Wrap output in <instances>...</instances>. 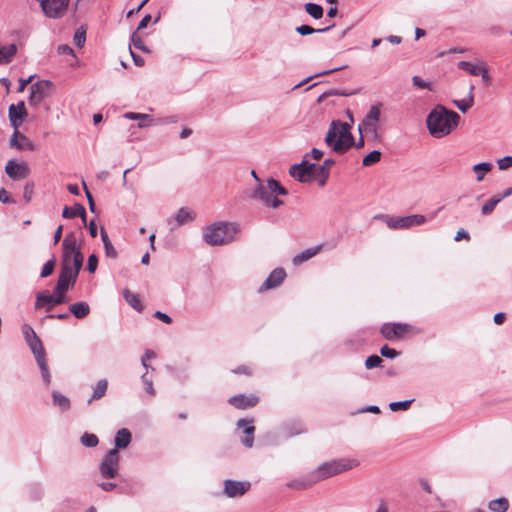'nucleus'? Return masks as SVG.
<instances>
[{
    "label": "nucleus",
    "mask_w": 512,
    "mask_h": 512,
    "mask_svg": "<svg viewBox=\"0 0 512 512\" xmlns=\"http://www.w3.org/2000/svg\"><path fill=\"white\" fill-rule=\"evenodd\" d=\"M350 130V124L339 120H333L325 136V143L337 154H344L353 146H356V148L363 147V137L361 136L359 141L355 143Z\"/></svg>",
    "instance_id": "f257e3e1"
},
{
    "label": "nucleus",
    "mask_w": 512,
    "mask_h": 512,
    "mask_svg": "<svg viewBox=\"0 0 512 512\" xmlns=\"http://www.w3.org/2000/svg\"><path fill=\"white\" fill-rule=\"evenodd\" d=\"M459 120L458 113L439 104L428 114L426 123L428 131L433 137L442 138L457 127Z\"/></svg>",
    "instance_id": "f03ea898"
},
{
    "label": "nucleus",
    "mask_w": 512,
    "mask_h": 512,
    "mask_svg": "<svg viewBox=\"0 0 512 512\" xmlns=\"http://www.w3.org/2000/svg\"><path fill=\"white\" fill-rule=\"evenodd\" d=\"M239 232V225L234 222H215L203 230L204 241L211 246H223L233 242Z\"/></svg>",
    "instance_id": "7ed1b4c3"
},
{
    "label": "nucleus",
    "mask_w": 512,
    "mask_h": 512,
    "mask_svg": "<svg viewBox=\"0 0 512 512\" xmlns=\"http://www.w3.org/2000/svg\"><path fill=\"white\" fill-rule=\"evenodd\" d=\"M22 332L27 345L29 346L31 352L35 357V360L41 372L42 380L45 386L48 387L51 383V374L49 371L46 353L42 341L37 336L34 329L28 324H24L22 326Z\"/></svg>",
    "instance_id": "20e7f679"
},
{
    "label": "nucleus",
    "mask_w": 512,
    "mask_h": 512,
    "mask_svg": "<svg viewBox=\"0 0 512 512\" xmlns=\"http://www.w3.org/2000/svg\"><path fill=\"white\" fill-rule=\"evenodd\" d=\"M287 190L279 181L269 178L264 183H259L253 191L252 198L261 201L265 206L278 208L283 205V201L278 199V195H287Z\"/></svg>",
    "instance_id": "39448f33"
},
{
    "label": "nucleus",
    "mask_w": 512,
    "mask_h": 512,
    "mask_svg": "<svg viewBox=\"0 0 512 512\" xmlns=\"http://www.w3.org/2000/svg\"><path fill=\"white\" fill-rule=\"evenodd\" d=\"M359 461L352 458H341L334 459L332 461L324 462L320 464L315 470H313L312 476L316 483L338 475L342 472L349 471L359 466Z\"/></svg>",
    "instance_id": "423d86ee"
},
{
    "label": "nucleus",
    "mask_w": 512,
    "mask_h": 512,
    "mask_svg": "<svg viewBox=\"0 0 512 512\" xmlns=\"http://www.w3.org/2000/svg\"><path fill=\"white\" fill-rule=\"evenodd\" d=\"M84 256L77 243L74 232L68 233L62 242V264L78 269L82 268Z\"/></svg>",
    "instance_id": "0eeeda50"
},
{
    "label": "nucleus",
    "mask_w": 512,
    "mask_h": 512,
    "mask_svg": "<svg viewBox=\"0 0 512 512\" xmlns=\"http://www.w3.org/2000/svg\"><path fill=\"white\" fill-rule=\"evenodd\" d=\"M99 474L105 479H114L119 474L120 454L117 449H110L99 464Z\"/></svg>",
    "instance_id": "6e6552de"
},
{
    "label": "nucleus",
    "mask_w": 512,
    "mask_h": 512,
    "mask_svg": "<svg viewBox=\"0 0 512 512\" xmlns=\"http://www.w3.org/2000/svg\"><path fill=\"white\" fill-rule=\"evenodd\" d=\"M67 302L68 298L66 297V294L58 292L57 289L54 288L53 294H50L49 291H41L36 294L34 309H44L45 311L50 312L54 306Z\"/></svg>",
    "instance_id": "1a4fd4ad"
},
{
    "label": "nucleus",
    "mask_w": 512,
    "mask_h": 512,
    "mask_svg": "<svg viewBox=\"0 0 512 512\" xmlns=\"http://www.w3.org/2000/svg\"><path fill=\"white\" fill-rule=\"evenodd\" d=\"M386 225L393 230L408 229L413 226H420L427 222V217L421 214L408 215L404 217L381 216Z\"/></svg>",
    "instance_id": "9d476101"
},
{
    "label": "nucleus",
    "mask_w": 512,
    "mask_h": 512,
    "mask_svg": "<svg viewBox=\"0 0 512 512\" xmlns=\"http://www.w3.org/2000/svg\"><path fill=\"white\" fill-rule=\"evenodd\" d=\"M37 2L47 18L60 19L65 15L70 0H37Z\"/></svg>",
    "instance_id": "9b49d317"
},
{
    "label": "nucleus",
    "mask_w": 512,
    "mask_h": 512,
    "mask_svg": "<svg viewBox=\"0 0 512 512\" xmlns=\"http://www.w3.org/2000/svg\"><path fill=\"white\" fill-rule=\"evenodd\" d=\"M81 269L70 267L67 265H61V270L59 273V277L56 283L55 288L58 292H63L66 294V292L69 290L70 287H73L76 283L78 274Z\"/></svg>",
    "instance_id": "f8f14e48"
},
{
    "label": "nucleus",
    "mask_w": 512,
    "mask_h": 512,
    "mask_svg": "<svg viewBox=\"0 0 512 512\" xmlns=\"http://www.w3.org/2000/svg\"><path fill=\"white\" fill-rule=\"evenodd\" d=\"M52 83L48 80H40L30 86L28 102L30 105H39L51 92Z\"/></svg>",
    "instance_id": "ddd939ff"
},
{
    "label": "nucleus",
    "mask_w": 512,
    "mask_h": 512,
    "mask_svg": "<svg viewBox=\"0 0 512 512\" xmlns=\"http://www.w3.org/2000/svg\"><path fill=\"white\" fill-rule=\"evenodd\" d=\"M223 486V493L225 496L228 498H238L249 491L251 483L249 481H236L226 479L223 483Z\"/></svg>",
    "instance_id": "4468645a"
},
{
    "label": "nucleus",
    "mask_w": 512,
    "mask_h": 512,
    "mask_svg": "<svg viewBox=\"0 0 512 512\" xmlns=\"http://www.w3.org/2000/svg\"><path fill=\"white\" fill-rule=\"evenodd\" d=\"M195 212L188 207H181L177 213L167 219L170 231H174L182 225L191 223L195 220Z\"/></svg>",
    "instance_id": "2eb2a0df"
},
{
    "label": "nucleus",
    "mask_w": 512,
    "mask_h": 512,
    "mask_svg": "<svg viewBox=\"0 0 512 512\" xmlns=\"http://www.w3.org/2000/svg\"><path fill=\"white\" fill-rule=\"evenodd\" d=\"M412 326L404 323H393V324H384L381 327V334L387 340H393L395 338H401L406 333L412 330Z\"/></svg>",
    "instance_id": "dca6fc26"
},
{
    "label": "nucleus",
    "mask_w": 512,
    "mask_h": 512,
    "mask_svg": "<svg viewBox=\"0 0 512 512\" xmlns=\"http://www.w3.org/2000/svg\"><path fill=\"white\" fill-rule=\"evenodd\" d=\"M380 105L381 104L373 105L370 108L369 112L363 120V123L359 125L360 132L363 129L366 133H377V122L379 121L381 114Z\"/></svg>",
    "instance_id": "f3484780"
},
{
    "label": "nucleus",
    "mask_w": 512,
    "mask_h": 512,
    "mask_svg": "<svg viewBox=\"0 0 512 512\" xmlns=\"http://www.w3.org/2000/svg\"><path fill=\"white\" fill-rule=\"evenodd\" d=\"M5 172L11 179L21 180L28 177V175L30 174V169L27 163H19L16 160L11 159L6 164Z\"/></svg>",
    "instance_id": "a211bd4d"
},
{
    "label": "nucleus",
    "mask_w": 512,
    "mask_h": 512,
    "mask_svg": "<svg viewBox=\"0 0 512 512\" xmlns=\"http://www.w3.org/2000/svg\"><path fill=\"white\" fill-rule=\"evenodd\" d=\"M27 115L24 101H20L17 104H11L8 109V116L11 126L14 130H18L23 120Z\"/></svg>",
    "instance_id": "6ab92c4d"
},
{
    "label": "nucleus",
    "mask_w": 512,
    "mask_h": 512,
    "mask_svg": "<svg viewBox=\"0 0 512 512\" xmlns=\"http://www.w3.org/2000/svg\"><path fill=\"white\" fill-rule=\"evenodd\" d=\"M237 428L242 429L243 433L246 434V436L241 439L242 444L247 448H251L254 443V432H255V427L253 425V419H245V418L239 419L237 421Z\"/></svg>",
    "instance_id": "aec40b11"
},
{
    "label": "nucleus",
    "mask_w": 512,
    "mask_h": 512,
    "mask_svg": "<svg viewBox=\"0 0 512 512\" xmlns=\"http://www.w3.org/2000/svg\"><path fill=\"white\" fill-rule=\"evenodd\" d=\"M286 277V272L283 268L274 269L267 279L263 282L260 287V291L269 290L279 286Z\"/></svg>",
    "instance_id": "412c9836"
},
{
    "label": "nucleus",
    "mask_w": 512,
    "mask_h": 512,
    "mask_svg": "<svg viewBox=\"0 0 512 512\" xmlns=\"http://www.w3.org/2000/svg\"><path fill=\"white\" fill-rule=\"evenodd\" d=\"M258 397L255 395L246 396L238 394L229 398L228 402L237 409H247L254 407L258 403Z\"/></svg>",
    "instance_id": "4be33fe9"
},
{
    "label": "nucleus",
    "mask_w": 512,
    "mask_h": 512,
    "mask_svg": "<svg viewBox=\"0 0 512 512\" xmlns=\"http://www.w3.org/2000/svg\"><path fill=\"white\" fill-rule=\"evenodd\" d=\"M10 146L18 150H30L35 149L34 143L24 134H21L18 130H14L13 135L10 138Z\"/></svg>",
    "instance_id": "5701e85b"
},
{
    "label": "nucleus",
    "mask_w": 512,
    "mask_h": 512,
    "mask_svg": "<svg viewBox=\"0 0 512 512\" xmlns=\"http://www.w3.org/2000/svg\"><path fill=\"white\" fill-rule=\"evenodd\" d=\"M306 431L304 424L300 421L287 422L282 427V432L285 437H293L300 435Z\"/></svg>",
    "instance_id": "b1692460"
},
{
    "label": "nucleus",
    "mask_w": 512,
    "mask_h": 512,
    "mask_svg": "<svg viewBox=\"0 0 512 512\" xmlns=\"http://www.w3.org/2000/svg\"><path fill=\"white\" fill-rule=\"evenodd\" d=\"M316 484L315 479L310 472L303 478L295 479L287 483V487L295 490H305Z\"/></svg>",
    "instance_id": "393cba45"
},
{
    "label": "nucleus",
    "mask_w": 512,
    "mask_h": 512,
    "mask_svg": "<svg viewBox=\"0 0 512 512\" xmlns=\"http://www.w3.org/2000/svg\"><path fill=\"white\" fill-rule=\"evenodd\" d=\"M131 439V432L127 428H122L118 430L114 438V449H125L130 444Z\"/></svg>",
    "instance_id": "a878e982"
},
{
    "label": "nucleus",
    "mask_w": 512,
    "mask_h": 512,
    "mask_svg": "<svg viewBox=\"0 0 512 512\" xmlns=\"http://www.w3.org/2000/svg\"><path fill=\"white\" fill-rule=\"evenodd\" d=\"M124 117L129 120H135L139 121L138 127L139 128H146L154 123V119L149 114H143V113H135V112H127Z\"/></svg>",
    "instance_id": "bb28decb"
},
{
    "label": "nucleus",
    "mask_w": 512,
    "mask_h": 512,
    "mask_svg": "<svg viewBox=\"0 0 512 512\" xmlns=\"http://www.w3.org/2000/svg\"><path fill=\"white\" fill-rule=\"evenodd\" d=\"M69 311L77 319H83L90 313V307L87 302L79 301L69 306Z\"/></svg>",
    "instance_id": "cd10ccee"
},
{
    "label": "nucleus",
    "mask_w": 512,
    "mask_h": 512,
    "mask_svg": "<svg viewBox=\"0 0 512 512\" xmlns=\"http://www.w3.org/2000/svg\"><path fill=\"white\" fill-rule=\"evenodd\" d=\"M62 216L64 218H74L76 216H79L86 224V210L82 204L77 203L72 208L68 206L64 207Z\"/></svg>",
    "instance_id": "c85d7f7f"
},
{
    "label": "nucleus",
    "mask_w": 512,
    "mask_h": 512,
    "mask_svg": "<svg viewBox=\"0 0 512 512\" xmlns=\"http://www.w3.org/2000/svg\"><path fill=\"white\" fill-rule=\"evenodd\" d=\"M100 236H101V240L103 242L106 257L111 258V259H116L118 256L117 250L115 249L112 242L110 241L108 234H107L106 230L104 229V227L100 228Z\"/></svg>",
    "instance_id": "c756f323"
},
{
    "label": "nucleus",
    "mask_w": 512,
    "mask_h": 512,
    "mask_svg": "<svg viewBox=\"0 0 512 512\" xmlns=\"http://www.w3.org/2000/svg\"><path fill=\"white\" fill-rule=\"evenodd\" d=\"M320 250H321V246H316V247H311V248L305 249L304 251H302L301 253H299L293 257V260H292L293 264L300 265V264L304 263L305 261L311 259L316 254H318Z\"/></svg>",
    "instance_id": "7c9ffc66"
},
{
    "label": "nucleus",
    "mask_w": 512,
    "mask_h": 512,
    "mask_svg": "<svg viewBox=\"0 0 512 512\" xmlns=\"http://www.w3.org/2000/svg\"><path fill=\"white\" fill-rule=\"evenodd\" d=\"M304 164H294L289 169V175L295 180L305 183L309 181L307 172L304 169Z\"/></svg>",
    "instance_id": "2f4dec72"
},
{
    "label": "nucleus",
    "mask_w": 512,
    "mask_h": 512,
    "mask_svg": "<svg viewBox=\"0 0 512 512\" xmlns=\"http://www.w3.org/2000/svg\"><path fill=\"white\" fill-rule=\"evenodd\" d=\"M17 52V46L10 44L7 46L0 47V64L10 63Z\"/></svg>",
    "instance_id": "473e14b6"
},
{
    "label": "nucleus",
    "mask_w": 512,
    "mask_h": 512,
    "mask_svg": "<svg viewBox=\"0 0 512 512\" xmlns=\"http://www.w3.org/2000/svg\"><path fill=\"white\" fill-rule=\"evenodd\" d=\"M335 164V161L331 158L326 159L322 165H317V175L322 177L320 180V185H325L326 180L329 177V171L331 167Z\"/></svg>",
    "instance_id": "72a5a7b5"
},
{
    "label": "nucleus",
    "mask_w": 512,
    "mask_h": 512,
    "mask_svg": "<svg viewBox=\"0 0 512 512\" xmlns=\"http://www.w3.org/2000/svg\"><path fill=\"white\" fill-rule=\"evenodd\" d=\"M474 86H470L469 94L466 99L463 100H453V104L462 112L466 113L468 109H470L474 104V95H473Z\"/></svg>",
    "instance_id": "f704fd0d"
},
{
    "label": "nucleus",
    "mask_w": 512,
    "mask_h": 512,
    "mask_svg": "<svg viewBox=\"0 0 512 512\" xmlns=\"http://www.w3.org/2000/svg\"><path fill=\"white\" fill-rule=\"evenodd\" d=\"M108 381L106 379L99 380L93 388V393L91 398L88 400V404H90L94 400L101 399L107 391Z\"/></svg>",
    "instance_id": "c9c22d12"
},
{
    "label": "nucleus",
    "mask_w": 512,
    "mask_h": 512,
    "mask_svg": "<svg viewBox=\"0 0 512 512\" xmlns=\"http://www.w3.org/2000/svg\"><path fill=\"white\" fill-rule=\"evenodd\" d=\"M492 167V164L488 162L475 164L472 167V170L476 174L477 181L481 182L485 178L486 174L491 171Z\"/></svg>",
    "instance_id": "e433bc0d"
},
{
    "label": "nucleus",
    "mask_w": 512,
    "mask_h": 512,
    "mask_svg": "<svg viewBox=\"0 0 512 512\" xmlns=\"http://www.w3.org/2000/svg\"><path fill=\"white\" fill-rule=\"evenodd\" d=\"M488 508L493 512H507L509 508V502L505 497L491 500L488 503Z\"/></svg>",
    "instance_id": "4c0bfd02"
},
{
    "label": "nucleus",
    "mask_w": 512,
    "mask_h": 512,
    "mask_svg": "<svg viewBox=\"0 0 512 512\" xmlns=\"http://www.w3.org/2000/svg\"><path fill=\"white\" fill-rule=\"evenodd\" d=\"M52 398L53 404L58 406L62 411H66L70 408V400L58 391L52 392Z\"/></svg>",
    "instance_id": "58836bf2"
},
{
    "label": "nucleus",
    "mask_w": 512,
    "mask_h": 512,
    "mask_svg": "<svg viewBox=\"0 0 512 512\" xmlns=\"http://www.w3.org/2000/svg\"><path fill=\"white\" fill-rule=\"evenodd\" d=\"M332 27H334V24H331L325 28L315 29L309 25H301L296 27V32L299 33L302 36L311 35L313 33H323L329 31Z\"/></svg>",
    "instance_id": "ea45409f"
},
{
    "label": "nucleus",
    "mask_w": 512,
    "mask_h": 512,
    "mask_svg": "<svg viewBox=\"0 0 512 512\" xmlns=\"http://www.w3.org/2000/svg\"><path fill=\"white\" fill-rule=\"evenodd\" d=\"M123 295H124L125 300L131 307H133L137 311L142 310V304H141V301H140L138 295L132 293L128 289L124 290Z\"/></svg>",
    "instance_id": "a19ab883"
},
{
    "label": "nucleus",
    "mask_w": 512,
    "mask_h": 512,
    "mask_svg": "<svg viewBox=\"0 0 512 512\" xmlns=\"http://www.w3.org/2000/svg\"><path fill=\"white\" fill-rule=\"evenodd\" d=\"M483 65H476L468 61H460L458 68L467 71L470 75L479 76Z\"/></svg>",
    "instance_id": "79ce46f5"
},
{
    "label": "nucleus",
    "mask_w": 512,
    "mask_h": 512,
    "mask_svg": "<svg viewBox=\"0 0 512 512\" xmlns=\"http://www.w3.org/2000/svg\"><path fill=\"white\" fill-rule=\"evenodd\" d=\"M80 443L85 446V447H88V448H93V447H96L99 443V439L97 437V435L93 434V433H88V432H85L81 437H80Z\"/></svg>",
    "instance_id": "37998d69"
},
{
    "label": "nucleus",
    "mask_w": 512,
    "mask_h": 512,
    "mask_svg": "<svg viewBox=\"0 0 512 512\" xmlns=\"http://www.w3.org/2000/svg\"><path fill=\"white\" fill-rule=\"evenodd\" d=\"M305 10L314 19H320L323 17V8L318 4L306 3Z\"/></svg>",
    "instance_id": "c03bdc74"
},
{
    "label": "nucleus",
    "mask_w": 512,
    "mask_h": 512,
    "mask_svg": "<svg viewBox=\"0 0 512 512\" xmlns=\"http://www.w3.org/2000/svg\"><path fill=\"white\" fill-rule=\"evenodd\" d=\"M414 402V399L404 400V401H396L391 402L389 404V408L393 412L397 411H406L410 408L411 404Z\"/></svg>",
    "instance_id": "a18cd8bd"
},
{
    "label": "nucleus",
    "mask_w": 512,
    "mask_h": 512,
    "mask_svg": "<svg viewBox=\"0 0 512 512\" xmlns=\"http://www.w3.org/2000/svg\"><path fill=\"white\" fill-rule=\"evenodd\" d=\"M381 159V152L378 150L371 151L368 155L363 158L362 164L363 166H371Z\"/></svg>",
    "instance_id": "49530a36"
},
{
    "label": "nucleus",
    "mask_w": 512,
    "mask_h": 512,
    "mask_svg": "<svg viewBox=\"0 0 512 512\" xmlns=\"http://www.w3.org/2000/svg\"><path fill=\"white\" fill-rule=\"evenodd\" d=\"M502 200V197H493L490 200H488L483 206H482V214L483 215H489L493 212L496 205Z\"/></svg>",
    "instance_id": "de8ad7c7"
},
{
    "label": "nucleus",
    "mask_w": 512,
    "mask_h": 512,
    "mask_svg": "<svg viewBox=\"0 0 512 512\" xmlns=\"http://www.w3.org/2000/svg\"><path fill=\"white\" fill-rule=\"evenodd\" d=\"M346 68V65L344 66H341V67H337V68H333V69H329V70H324V71H321L315 75H311L307 78H305L304 80H302L300 83H298L294 88H298V87H301L302 85H304L305 83L309 82L311 79L315 78V77H318V76H322V75H328V74H331L333 72H336V71H339V70H342Z\"/></svg>",
    "instance_id": "09e8293b"
},
{
    "label": "nucleus",
    "mask_w": 512,
    "mask_h": 512,
    "mask_svg": "<svg viewBox=\"0 0 512 512\" xmlns=\"http://www.w3.org/2000/svg\"><path fill=\"white\" fill-rule=\"evenodd\" d=\"M309 154H307L305 157H308ZM301 164H304V169L308 174L309 181L312 180V178L317 177V164L315 163H308L306 158L301 162Z\"/></svg>",
    "instance_id": "8fccbe9b"
},
{
    "label": "nucleus",
    "mask_w": 512,
    "mask_h": 512,
    "mask_svg": "<svg viewBox=\"0 0 512 512\" xmlns=\"http://www.w3.org/2000/svg\"><path fill=\"white\" fill-rule=\"evenodd\" d=\"M141 380H142V383L145 386V391L150 396H155L156 395V391H155V389L153 387V380H152V378L148 377L147 373H145V374H143L141 376Z\"/></svg>",
    "instance_id": "3c124183"
},
{
    "label": "nucleus",
    "mask_w": 512,
    "mask_h": 512,
    "mask_svg": "<svg viewBox=\"0 0 512 512\" xmlns=\"http://www.w3.org/2000/svg\"><path fill=\"white\" fill-rule=\"evenodd\" d=\"M383 360L381 357H379L378 355H371L369 357H367L366 361H365V367L367 369H372V368H375V367H380L381 364H382Z\"/></svg>",
    "instance_id": "603ef678"
},
{
    "label": "nucleus",
    "mask_w": 512,
    "mask_h": 512,
    "mask_svg": "<svg viewBox=\"0 0 512 512\" xmlns=\"http://www.w3.org/2000/svg\"><path fill=\"white\" fill-rule=\"evenodd\" d=\"M131 42L133 46L143 52H148L149 50L145 47L143 40L139 36L137 31H134L131 35Z\"/></svg>",
    "instance_id": "864d4df0"
},
{
    "label": "nucleus",
    "mask_w": 512,
    "mask_h": 512,
    "mask_svg": "<svg viewBox=\"0 0 512 512\" xmlns=\"http://www.w3.org/2000/svg\"><path fill=\"white\" fill-rule=\"evenodd\" d=\"M335 95H337V96H349V95H350V93H347V92H345V91H341V90H338V89H331V90L326 91V92H324L323 94H321V95L318 97L317 101H318L319 103H321V102H323L327 97H329V96H335Z\"/></svg>",
    "instance_id": "5fc2aeb1"
},
{
    "label": "nucleus",
    "mask_w": 512,
    "mask_h": 512,
    "mask_svg": "<svg viewBox=\"0 0 512 512\" xmlns=\"http://www.w3.org/2000/svg\"><path fill=\"white\" fill-rule=\"evenodd\" d=\"M412 83L415 87L419 88V89H428V90H432V85L430 82L428 81H425L423 80L421 77L419 76H413L412 77Z\"/></svg>",
    "instance_id": "6e6d98bb"
},
{
    "label": "nucleus",
    "mask_w": 512,
    "mask_h": 512,
    "mask_svg": "<svg viewBox=\"0 0 512 512\" xmlns=\"http://www.w3.org/2000/svg\"><path fill=\"white\" fill-rule=\"evenodd\" d=\"M380 353H381V356L389 358V359H394L399 355L398 351L389 347L388 345L382 346L380 349Z\"/></svg>",
    "instance_id": "4d7b16f0"
},
{
    "label": "nucleus",
    "mask_w": 512,
    "mask_h": 512,
    "mask_svg": "<svg viewBox=\"0 0 512 512\" xmlns=\"http://www.w3.org/2000/svg\"><path fill=\"white\" fill-rule=\"evenodd\" d=\"M54 267H55V260L54 259H51V260H48L42 270H41V273H40V276L42 278H45V277H48L49 275L52 274L53 270H54Z\"/></svg>",
    "instance_id": "13d9d810"
},
{
    "label": "nucleus",
    "mask_w": 512,
    "mask_h": 512,
    "mask_svg": "<svg viewBox=\"0 0 512 512\" xmlns=\"http://www.w3.org/2000/svg\"><path fill=\"white\" fill-rule=\"evenodd\" d=\"M33 194L34 184L31 182L26 183L23 188V198L26 201V203H29L31 201Z\"/></svg>",
    "instance_id": "bf43d9fd"
},
{
    "label": "nucleus",
    "mask_w": 512,
    "mask_h": 512,
    "mask_svg": "<svg viewBox=\"0 0 512 512\" xmlns=\"http://www.w3.org/2000/svg\"><path fill=\"white\" fill-rule=\"evenodd\" d=\"M86 41L85 31L77 30L74 34V43L77 47L82 48Z\"/></svg>",
    "instance_id": "052dcab7"
},
{
    "label": "nucleus",
    "mask_w": 512,
    "mask_h": 512,
    "mask_svg": "<svg viewBox=\"0 0 512 512\" xmlns=\"http://www.w3.org/2000/svg\"><path fill=\"white\" fill-rule=\"evenodd\" d=\"M156 357V353L150 349H147L144 353V355L142 356L141 358V363L143 365V367L148 370L149 368H151L152 370H154L148 363H147V359H153Z\"/></svg>",
    "instance_id": "680f3d73"
},
{
    "label": "nucleus",
    "mask_w": 512,
    "mask_h": 512,
    "mask_svg": "<svg viewBox=\"0 0 512 512\" xmlns=\"http://www.w3.org/2000/svg\"><path fill=\"white\" fill-rule=\"evenodd\" d=\"M500 170H506L512 167V156H505L497 161Z\"/></svg>",
    "instance_id": "e2e57ef3"
},
{
    "label": "nucleus",
    "mask_w": 512,
    "mask_h": 512,
    "mask_svg": "<svg viewBox=\"0 0 512 512\" xmlns=\"http://www.w3.org/2000/svg\"><path fill=\"white\" fill-rule=\"evenodd\" d=\"M98 266V258L95 254L88 257L87 269L90 273H94Z\"/></svg>",
    "instance_id": "0e129e2a"
},
{
    "label": "nucleus",
    "mask_w": 512,
    "mask_h": 512,
    "mask_svg": "<svg viewBox=\"0 0 512 512\" xmlns=\"http://www.w3.org/2000/svg\"><path fill=\"white\" fill-rule=\"evenodd\" d=\"M0 201L4 204L15 203V200L9 195L5 188L0 189Z\"/></svg>",
    "instance_id": "69168bd1"
},
{
    "label": "nucleus",
    "mask_w": 512,
    "mask_h": 512,
    "mask_svg": "<svg viewBox=\"0 0 512 512\" xmlns=\"http://www.w3.org/2000/svg\"><path fill=\"white\" fill-rule=\"evenodd\" d=\"M97 485L105 492H111L117 488V484L108 481L98 482Z\"/></svg>",
    "instance_id": "338daca9"
},
{
    "label": "nucleus",
    "mask_w": 512,
    "mask_h": 512,
    "mask_svg": "<svg viewBox=\"0 0 512 512\" xmlns=\"http://www.w3.org/2000/svg\"><path fill=\"white\" fill-rule=\"evenodd\" d=\"M154 317L166 324H170L172 322V318L168 314L163 313L161 311H156L154 313Z\"/></svg>",
    "instance_id": "774afa93"
}]
</instances>
